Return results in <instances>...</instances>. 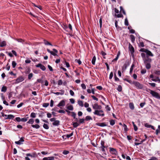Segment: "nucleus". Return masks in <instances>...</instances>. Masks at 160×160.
<instances>
[{"mask_svg":"<svg viewBox=\"0 0 160 160\" xmlns=\"http://www.w3.org/2000/svg\"><path fill=\"white\" fill-rule=\"evenodd\" d=\"M143 60L145 65L146 68L148 69H150L151 68V63L152 62L151 59L148 56H147L146 58Z\"/></svg>","mask_w":160,"mask_h":160,"instance_id":"obj_1","label":"nucleus"},{"mask_svg":"<svg viewBox=\"0 0 160 160\" xmlns=\"http://www.w3.org/2000/svg\"><path fill=\"white\" fill-rule=\"evenodd\" d=\"M132 84H133L135 87L138 89H142L143 88V85L137 81H133Z\"/></svg>","mask_w":160,"mask_h":160,"instance_id":"obj_2","label":"nucleus"},{"mask_svg":"<svg viewBox=\"0 0 160 160\" xmlns=\"http://www.w3.org/2000/svg\"><path fill=\"white\" fill-rule=\"evenodd\" d=\"M93 113L94 115L101 117H103L105 115L103 111L101 109L95 110V111L93 112Z\"/></svg>","mask_w":160,"mask_h":160,"instance_id":"obj_3","label":"nucleus"},{"mask_svg":"<svg viewBox=\"0 0 160 160\" xmlns=\"http://www.w3.org/2000/svg\"><path fill=\"white\" fill-rule=\"evenodd\" d=\"M52 50L53 52L50 51L49 49H47V51L48 52L50 53L51 54L54 56H58V55L57 54V53L58 52V51L55 48L53 49Z\"/></svg>","mask_w":160,"mask_h":160,"instance_id":"obj_4","label":"nucleus"},{"mask_svg":"<svg viewBox=\"0 0 160 160\" xmlns=\"http://www.w3.org/2000/svg\"><path fill=\"white\" fill-rule=\"evenodd\" d=\"M150 93L153 97H155L158 99H160V95L158 92L154 91H151V92H150Z\"/></svg>","mask_w":160,"mask_h":160,"instance_id":"obj_5","label":"nucleus"},{"mask_svg":"<svg viewBox=\"0 0 160 160\" xmlns=\"http://www.w3.org/2000/svg\"><path fill=\"white\" fill-rule=\"evenodd\" d=\"M92 108L94 109L95 110H100L102 108V107L101 105H99L98 103H95L93 105H92Z\"/></svg>","mask_w":160,"mask_h":160,"instance_id":"obj_6","label":"nucleus"},{"mask_svg":"<svg viewBox=\"0 0 160 160\" xmlns=\"http://www.w3.org/2000/svg\"><path fill=\"white\" fill-rule=\"evenodd\" d=\"M109 148L110 149L109 151L112 154L115 155L117 154L118 152L116 149L112 148Z\"/></svg>","mask_w":160,"mask_h":160,"instance_id":"obj_7","label":"nucleus"},{"mask_svg":"<svg viewBox=\"0 0 160 160\" xmlns=\"http://www.w3.org/2000/svg\"><path fill=\"white\" fill-rule=\"evenodd\" d=\"M24 80V78L22 76L19 77L16 80L15 83H18L23 81Z\"/></svg>","mask_w":160,"mask_h":160,"instance_id":"obj_8","label":"nucleus"},{"mask_svg":"<svg viewBox=\"0 0 160 160\" xmlns=\"http://www.w3.org/2000/svg\"><path fill=\"white\" fill-rule=\"evenodd\" d=\"M129 65V63L128 61H126L124 63L122 67V72L124 71L125 70L128 66Z\"/></svg>","mask_w":160,"mask_h":160,"instance_id":"obj_9","label":"nucleus"},{"mask_svg":"<svg viewBox=\"0 0 160 160\" xmlns=\"http://www.w3.org/2000/svg\"><path fill=\"white\" fill-rule=\"evenodd\" d=\"M24 137H22L18 141H15V143L18 145H21L23 144V142L24 141Z\"/></svg>","mask_w":160,"mask_h":160,"instance_id":"obj_10","label":"nucleus"},{"mask_svg":"<svg viewBox=\"0 0 160 160\" xmlns=\"http://www.w3.org/2000/svg\"><path fill=\"white\" fill-rule=\"evenodd\" d=\"M26 155L27 156H29L31 158H35L37 157L38 156L36 152H34L32 154H31L30 153H27L26 154Z\"/></svg>","mask_w":160,"mask_h":160,"instance_id":"obj_11","label":"nucleus"},{"mask_svg":"<svg viewBox=\"0 0 160 160\" xmlns=\"http://www.w3.org/2000/svg\"><path fill=\"white\" fill-rule=\"evenodd\" d=\"M17 41L19 42H22V44H28L29 45H31V43L25 42V41L24 40L21 38L17 39Z\"/></svg>","mask_w":160,"mask_h":160,"instance_id":"obj_12","label":"nucleus"},{"mask_svg":"<svg viewBox=\"0 0 160 160\" xmlns=\"http://www.w3.org/2000/svg\"><path fill=\"white\" fill-rule=\"evenodd\" d=\"M37 67L40 68L43 71H45L46 70L45 67L41 63H39L36 65Z\"/></svg>","mask_w":160,"mask_h":160,"instance_id":"obj_13","label":"nucleus"},{"mask_svg":"<svg viewBox=\"0 0 160 160\" xmlns=\"http://www.w3.org/2000/svg\"><path fill=\"white\" fill-rule=\"evenodd\" d=\"M65 102L64 100H63L61 101L57 105L58 107H63L65 105Z\"/></svg>","mask_w":160,"mask_h":160,"instance_id":"obj_14","label":"nucleus"},{"mask_svg":"<svg viewBox=\"0 0 160 160\" xmlns=\"http://www.w3.org/2000/svg\"><path fill=\"white\" fill-rule=\"evenodd\" d=\"M129 48L132 54L134 52V49L133 47L129 43Z\"/></svg>","mask_w":160,"mask_h":160,"instance_id":"obj_15","label":"nucleus"},{"mask_svg":"<svg viewBox=\"0 0 160 160\" xmlns=\"http://www.w3.org/2000/svg\"><path fill=\"white\" fill-rule=\"evenodd\" d=\"M1 114L2 116L5 119H10V115H6L3 113V112H1Z\"/></svg>","mask_w":160,"mask_h":160,"instance_id":"obj_16","label":"nucleus"},{"mask_svg":"<svg viewBox=\"0 0 160 160\" xmlns=\"http://www.w3.org/2000/svg\"><path fill=\"white\" fill-rule=\"evenodd\" d=\"M144 125L145 127L147 128H151L153 130H155V128L153 126L149 124L148 123H145Z\"/></svg>","mask_w":160,"mask_h":160,"instance_id":"obj_17","label":"nucleus"},{"mask_svg":"<svg viewBox=\"0 0 160 160\" xmlns=\"http://www.w3.org/2000/svg\"><path fill=\"white\" fill-rule=\"evenodd\" d=\"M146 56H148V57L149 56L152 57L153 56V55L151 52L148 49L146 51Z\"/></svg>","mask_w":160,"mask_h":160,"instance_id":"obj_18","label":"nucleus"},{"mask_svg":"<svg viewBox=\"0 0 160 160\" xmlns=\"http://www.w3.org/2000/svg\"><path fill=\"white\" fill-rule=\"evenodd\" d=\"M54 157H48L44 158L43 159V160H54Z\"/></svg>","mask_w":160,"mask_h":160,"instance_id":"obj_19","label":"nucleus"},{"mask_svg":"<svg viewBox=\"0 0 160 160\" xmlns=\"http://www.w3.org/2000/svg\"><path fill=\"white\" fill-rule=\"evenodd\" d=\"M60 121L58 120H55L52 123L54 126H58L59 125Z\"/></svg>","mask_w":160,"mask_h":160,"instance_id":"obj_20","label":"nucleus"},{"mask_svg":"<svg viewBox=\"0 0 160 160\" xmlns=\"http://www.w3.org/2000/svg\"><path fill=\"white\" fill-rule=\"evenodd\" d=\"M44 43L46 45H50V46H52V44L50 42H48V41L44 39L43 40Z\"/></svg>","mask_w":160,"mask_h":160,"instance_id":"obj_21","label":"nucleus"},{"mask_svg":"<svg viewBox=\"0 0 160 160\" xmlns=\"http://www.w3.org/2000/svg\"><path fill=\"white\" fill-rule=\"evenodd\" d=\"M96 125L100 127H104L106 126V125L104 123H97Z\"/></svg>","mask_w":160,"mask_h":160,"instance_id":"obj_22","label":"nucleus"},{"mask_svg":"<svg viewBox=\"0 0 160 160\" xmlns=\"http://www.w3.org/2000/svg\"><path fill=\"white\" fill-rule=\"evenodd\" d=\"M129 107L131 110H133L134 108V104L132 102H130L129 103Z\"/></svg>","mask_w":160,"mask_h":160,"instance_id":"obj_23","label":"nucleus"},{"mask_svg":"<svg viewBox=\"0 0 160 160\" xmlns=\"http://www.w3.org/2000/svg\"><path fill=\"white\" fill-rule=\"evenodd\" d=\"M72 125L74 128H76L79 125V124L78 123V122H72Z\"/></svg>","mask_w":160,"mask_h":160,"instance_id":"obj_24","label":"nucleus"},{"mask_svg":"<svg viewBox=\"0 0 160 160\" xmlns=\"http://www.w3.org/2000/svg\"><path fill=\"white\" fill-rule=\"evenodd\" d=\"M67 110H68L72 111L73 109V107L72 105H70L67 107Z\"/></svg>","mask_w":160,"mask_h":160,"instance_id":"obj_25","label":"nucleus"},{"mask_svg":"<svg viewBox=\"0 0 160 160\" xmlns=\"http://www.w3.org/2000/svg\"><path fill=\"white\" fill-rule=\"evenodd\" d=\"M130 38L132 42H133L135 40V38L134 36L132 34L130 35Z\"/></svg>","mask_w":160,"mask_h":160,"instance_id":"obj_26","label":"nucleus"},{"mask_svg":"<svg viewBox=\"0 0 160 160\" xmlns=\"http://www.w3.org/2000/svg\"><path fill=\"white\" fill-rule=\"evenodd\" d=\"M92 118L90 116H87L86 117L85 120L86 121H88L90 120H92Z\"/></svg>","mask_w":160,"mask_h":160,"instance_id":"obj_27","label":"nucleus"},{"mask_svg":"<svg viewBox=\"0 0 160 160\" xmlns=\"http://www.w3.org/2000/svg\"><path fill=\"white\" fill-rule=\"evenodd\" d=\"M85 120V119L84 118H80L79 119V122L78 123L79 124V125L81 123H84Z\"/></svg>","mask_w":160,"mask_h":160,"instance_id":"obj_28","label":"nucleus"},{"mask_svg":"<svg viewBox=\"0 0 160 160\" xmlns=\"http://www.w3.org/2000/svg\"><path fill=\"white\" fill-rule=\"evenodd\" d=\"M120 12H122V13L125 15H126V13L123 8V7L122 6H120Z\"/></svg>","mask_w":160,"mask_h":160,"instance_id":"obj_29","label":"nucleus"},{"mask_svg":"<svg viewBox=\"0 0 160 160\" xmlns=\"http://www.w3.org/2000/svg\"><path fill=\"white\" fill-rule=\"evenodd\" d=\"M37 81L38 82L41 83L42 84V87H43L44 84H43V81L42 79H38Z\"/></svg>","mask_w":160,"mask_h":160,"instance_id":"obj_30","label":"nucleus"},{"mask_svg":"<svg viewBox=\"0 0 160 160\" xmlns=\"http://www.w3.org/2000/svg\"><path fill=\"white\" fill-rule=\"evenodd\" d=\"M32 127L33 128H35L36 129H38L40 128V126L38 124H35V125H32Z\"/></svg>","mask_w":160,"mask_h":160,"instance_id":"obj_31","label":"nucleus"},{"mask_svg":"<svg viewBox=\"0 0 160 160\" xmlns=\"http://www.w3.org/2000/svg\"><path fill=\"white\" fill-rule=\"evenodd\" d=\"M7 88L6 86H3L2 87L1 89V91L2 92H5L6 91Z\"/></svg>","mask_w":160,"mask_h":160,"instance_id":"obj_32","label":"nucleus"},{"mask_svg":"<svg viewBox=\"0 0 160 160\" xmlns=\"http://www.w3.org/2000/svg\"><path fill=\"white\" fill-rule=\"evenodd\" d=\"M96 60V58L95 56H94L92 59V63L93 65H95V61Z\"/></svg>","mask_w":160,"mask_h":160,"instance_id":"obj_33","label":"nucleus"},{"mask_svg":"<svg viewBox=\"0 0 160 160\" xmlns=\"http://www.w3.org/2000/svg\"><path fill=\"white\" fill-rule=\"evenodd\" d=\"M34 121L33 119H30L29 121L27 122V123L32 124L34 122Z\"/></svg>","mask_w":160,"mask_h":160,"instance_id":"obj_34","label":"nucleus"},{"mask_svg":"<svg viewBox=\"0 0 160 160\" xmlns=\"http://www.w3.org/2000/svg\"><path fill=\"white\" fill-rule=\"evenodd\" d=\"M134 67V64H132L131 66V68L130 70V74H131L133 71V68Z\"/></svg>","mask_w":160,"mask_h":160,"instance_id":"obj_35","label":"nucleus"},{"mask_svg":"<svg viewBox=\"0 0 160 160\" xmlns=\"http://www.w3.org/2000/svg\"><path fill=\"white\" fill-rule=\"evenodd\" d=\"M141 56L143 60L147 58V56H146L145 54L144 53H141Z\"/></svg>","mask_w":160,"mask_h":160,"instance_id":"obj_36","label":"nucleus"},{"mask_svg":"<svg viewBox=\"0 0 160 160\" xmlns=\"http://www.w3.org/2000/svg\"><path fill=\"white\" fill-rule=\"evenodd\" d=\"M117 90L119 92H121L122 90V88L121 86L120 85H118L117 88Z\"/></svg>","mask_w":160,"mask_h":160,"instance_id":"obj_37","label":"nucleus"},{"mask_svg":"<svg viewBox=\"0 0 160 160\" xmlns=\"http://www.w3.org/2000/svg\"><path fill=\"white\" fill-rule=\"evenodd\" d=\"M78 103L80 106L81 107L83 106V102L82 101L78 100Z\"/></svg>","mask_w":160,"mask_h":160,"instance_id":"obj_38","label":"nucleus"},{"mask_svg":"<svg viewBox=\"0 0 160 160\" xmlns=\"http://www.w3.org/2000/svg\"><path fill=\"white\" fill-rule=\"evenodd\" d=\"M123 80L124 81H126L127 82H128L129 83L131 84H132V82H133L132 81H131V80H128V79H127L126 78H124L123 79Z\"/></svg>","mask_w":160,"mask_h":160,"instance_id":"obj_39","label":"nucleus"},{"mask_svg":"<svg viewBox=\"0 0 160 160\" xmlns=\"http://www.w3.org/2000/svg\"><path fill=\"white\" fill-rule=\"evenodd\" d=\"M28 118V117L27 118H24L21 119V121L23 122H26L27 121Z\"/></svg>","mask_w":160,"mask_h":160,"instance_id":"obj_40","label":"nucleus"},{"mask_svg":"<svg viewBox=\"0 0 160 160\" xmlns=\"http://www.w3.org/2000/svg\"><path fill=\"white\" fill-rule=\"evenodd\" d=\"M152 80L155 82L157 81H158L159 82H160V79L158 77H157L156 79H152Z\"/></svg>","mask_w":160,"mask_h":160,"instance_id":"obj_41","label":"nucleus"},{"mask_svg":"<svg viewBox=\"0 0 160 160\" xmlns=\"http://www.w3.org/2000/svg\"><path fill=\"white\" fill-rule=\"evenodd\" d=\"M14 121H16L18 122H20L21 121V119L19 117H17L15 119H13Z\"/></svg>","mask_w":160,"mask_h":160,"instance_id":"obj_42","label":"nucleus"},{"mask_svg":"<svg viewBox=\"0 0 160 160\" xmlns=\"http://www.w3.org/2000/svg\"><path fill=\"white\" fill-rule=\"evenodd\" d=\"M36 117V114L34 112H32L31 114L30 117L32 118H35Z\"/></svg>","mask_w":160,"mask_h":160,"instance_id":"obj_43","label":"nucleus"},{"mask_svg":"<svg viewBox=\"0 0 160 160\" xmlns=\"http://www.w3.org/2000/svg\"><path fill=\"white\" fill-rule=\"evenodd\" d=\"M73 135V132H72L69 134H66L65 135V136L66 137L68 138H69L70 137L72 136Z\"/></svg>","mask_w":160,"mask_h":160,"instance_id":"obj_44","label":"nucleus"},{"mask_svg":"<svg viewBox=\"0 0 160 160\" xmlns=\"http://www.w3.org/2000/svg\"><path fill=\"white\" fill-rule=\"evenodd\" d=\"M110 124L112 126H113L115 123V121L112 119L110 121Z\"/></svg>","mask_w":160,"mask_h":160,"instance_id":"obj_45","label":"nucleus"},{"mask_svg":"<svg viewBox=\"0 0 160 160\" xmlns=\"http://www.w3.org/2000/svg\"><path fill=\"white\" fill-rule=\"evenodd\" d=\"M124 24L126 26H128L129 25L128 22L127 18L125 19Z\"/></svg>","mask_w":160,"mask_h":160,"instance_id":"obj_46","label":"nucleus"},{"mask_svg":"<svg viewBox=\"0 0 160 160\" xmlns=\"http://www.w3.org/2000/svg\"><path fill=\"white\" fill-rule=\"evenodd\" d=\"M43 128L46 129H48L49 128V127L48 125L45 123H44L43 125Z\"/></svg>","mask_w":160,"mask_h":160,"instance_id":"obj_47","label":"nucleus"},{"mask_svg":"<svg viewBox=\"0 0 160 160\" xmlns=\"http://www.w3.org/2000/svg\"><path fill=\"white\" fill-rule=\"evenodd\" d=\"M17 65L16 62L15 61H13L12 62V65L13 68H15Z\"/></svg>","mask_w":160,"mask_h":160,"instance_id":"obj_48","label":"nucleus"},{"mask_svg":"<svg viewBox=\"0 0 160 160\" xmlns=\"http://www.w3.org/2000/svg\"><path fill=\"white\" fill-rule=\"evenodd\" d=\"M33 74L32 73H30L28 75V79L30 80L31 79V78L33 77Z\"/></svg>","mask_w":160,"mask_h":160,"instance_id":"obj_49","label":"nucleus"},{"mask_svg":"<svg viewBox=\"0 0 160 160\" xmlns=\"http://www.w3.org/2000/svg\"><path fill=\"white\" fill-rule=\"evenodd\" d=\"M115 16L118 18H122L123 17V15L121 14H115Z\"/></svg>","mask_w":160,"mask_h":160,"instance_id":"obj_50","label":"nucleus"},{"mask_svg":"<svg viewBox=\"0 0 160 160\" xmlns=\"http://www.w3.org/2000/svg\"><path fill=\"white\" fill-rule=\"evenodd\" d=\"M71 113L72 114V116L74 118H75L76 116V113L74 112H71Z\"/></svg>","mask_w":160,"mask_h":160,"instance_id":"obj_51","label":"nucleus"},{"mask_svg":"<svg viewBox=\"0 0 160 160\" xmlns=\"http://www.w3.org/2000/svg\"><path fill=\"white\" fill-rule=\"evenodd\" d=\"M104 142L103 141H101V146L100 147H103V148H105V146H104Z\"/></svg>","mask_w":160,"mask_h":160,"instance_id":"obj_52","label":"nucleus"},{"mask_svg":"<svg viewBox=\"0 0 160 160\" xmlns=\"http://www.w3.org/2000/svg\"><path fill=\"white\" fill-rule=\"evenodd\" d=\"M62 84V80L60 79L58 81V85H61Z\"/></svg>","mask_w":160,"mask_h":160,"instance_id":"obj_53","label":"nucleus"},{"mask_svg":"<svg viewBox=\"0 0 160 160\" xmlns=\"http://www.w3.org/2000/svg\"><path fill=\"white\" fill-rule=\"evenodd\" d=\"M49 105V103H43L42 106L44 107H47Z\"/></svg>","mask_w":160,"mask_h":160,"instance_id":"obj_54","label":"nucleus"},{"mask_svg":"<svg viewBox=\"0 0 160 160\" xmlns=\"http://www.w3.org/2000/svg\"><path fill=\"white\" fill-rule=\"evenodd\" d=\"M147 50V49H145L144 48H141L140 50V51H141V52H145L146 53V51Z\"/></svg>","mask_w":160,"mask_h":160,"instance_id":"obj_55","label":"nucleus"},{"mask_svg":"<svg viewBox=\"0 0 160 160\" xmlns=\"http://www.w3.org/2000/svg\"><path fill=\"white\" fill-rule=\"evenodd\" d=\"M69 153V152L68 151L65 150L63 151L62 153L64 155H67Z\"/></svg>","mask_w":160,"mask_h":160,"instance_id":"obj_56","label":"nucleus"},{"mask_svg":"<svg viewBox=\"0 0 160 160\" xmlns=\"http://www.w3.org/2000/svg\"><path fill=\"white\" fill-rule=\"evenodd\" d=\"M139 45L142 47H143L144 46V43L143 42H140L139 43Z\"/></svg>","mask_w":160,"mask_h":160,"instance_id":"obj_57","label":"nucleus"},{"mask_svg":"<svg viewBox=\"0 0 160 160\" xmlns=\"http://www.w3.org/2000/svg\"><path fill=\"white\" fill-rule=\"evenodd\" d=\"M81 86L82 88L83 89H85L86 88V86L85 85L84 83H82L81 85Z\"/></svg>","mask_w":160,"mask_h":160,"instance_id":"obj_58","label":"nucleus"},{"mask_svg":"<svg viewBox=\"0 0 160 160\" xmlns=\"http://www.w3.org/2000/svg\"><path fill=\"white\" fill-rule=\"evenodd\" d=\"M113 73L112 72H110V74L109 77V79H112L113 77Z\"/></svg>","mask_w":160,"mask_h":160,"instance_id":"obj_59","label":"nucleus"},{"mask_svg":"<svg viewBox=\"0 0 160 160\" xmlns=\"http://www.w3.org/2000/svg\"><path fill=\"white\" fill-rule=\"evenodd\" d=\"M70 102L72 103L73 104L75 103V100L73 98H71L69 99Z\"/></svg>","mask_w":160,"mask_h":160,"instance_id":"obj_60","label":"nucleus"},{"mask_svg":"<svg viewBox=\"0 0 160 160\" xmlns=\"http://www.w3.org/2000/svg\"><path fill=\"white\" fill-rule=\"evenodd\" d=\"M149 84L153 87H155L156 86V84L154 83H149Z\"/></svg>","mask_w":160,"mask_h":160,"instance_id":"obj_61","label":"nucleus"},{"mask_svg":"<svg viewBox=\"0 0 160 160\" xmlns=\"http://www.w3.org/2000/svg\"><path fill=\"white\" fill-rule=\"evenodd\" d=\"M146 104L145 102L141 103L140 104V106L142 108L144 105Z\"/></svg>","mask_w":160,"mask_h":160,"instance_id":"obj_62","label":"nucleus"},{"mask_svg":"<svg viewBox=\"0 0 160 160\" xmlns=\"http://www.w3.org/2000/svg\"><path fill=\"white\" fill-rule=\"evenodd\" d=\"M3 103L6 105L8 106L9 105L8 102L6 100H3Z\"/></svg>","mask_w":160,"mask_h":160,"instance_id":"obj_63","label":"nucleus"},{"mask_svg":"<svg viewBox=\"0 0 160 160\" xmlns=\"http://www.w3.org/2000/svg\"><path fill=\"white\" fill-rule=\"evenodd\" d=\"M148 160H157V158L155 157H152Z\"/></svg>","mask_w":160,"mask_h":160,"instance_id":"obj_64","label":"nucleus"}]
</instances>
